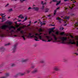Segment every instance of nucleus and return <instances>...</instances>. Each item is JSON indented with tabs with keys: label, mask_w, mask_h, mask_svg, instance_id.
<instances>
[{
	"label": "nucleus",
	"mask_w": 78,
	"mask_h": 78,
	"mask_svg": "<svg viewBox=\"0 0 78 78\" xmlns=\"http://www.w3.org/2000/svg\"><path fill=\"white\" fill-rule=\"evenodd\" d=\"M18 18H20L21 19H24V17L23 16V15H20L19 16H18Z\"/></svg>",
	"instance_id": "10"
},
{
	"label": "nucleus",
	"mask_w": 78,
	"mask_h": 78,
	"mask_svg": "<svg viewBox=\"0 0 78 78\" xmlns=\"http://www.w3.org/2000/svg\"><path fill=\"white\" fill-rule=\"evenodd\" d=\"M44 31V30L41 29H40L39 30V32H41V31Z\"/></svg>",
	"instance_id": "15"
},
{
	"label": "nucleus",
	"mask_w": 78,
	"mask_h": 78,
	"mask_svg": "<svg viewBox=\"0 0 78 78\" xmlns=\"http://www.w3.org/2000/svg\"><path fill=\"white\" fill-rule=\"evenodd\" d=\"M37 72V70H35L34 71H33L32 72V73H36V72Z\"/></svg>",
	"instance_id": "23"
},
{
	"label": "nucleus",
	"mask_w": 78,
	"mask_h": 78,
	"mask_svg": "<svg viewBox=\"0 0 78 78\" xmlns=\"http://www.w3.org/2000/svg\"><path fill=\"white\" fill-rule=\"evenodd\" d=\"M64 19H69V16H66V17H65V18H64Z\"/></svg>",
	"instance_id": "26"
},
{
	"label": "nucleus",
	"mask_w": 78,
	"mask_h": 78,
	"mask_svg": "<svg viewBox=\"0 0 78 78\" xmlns=\"http://www.w3.org/2000/svg\"><path fill=\"white\" fill-rule=\"evenodd\" d=\"M9 45V43L5 44V45Z\"/></svg>",
	"instance_id": "44"
},
{
	"label": "nucleus",
	"mask_w": 78,
	"mask_h": 78,
	"mask_svg": "<svg viewBox=\"0 0 78 78\" xmlns=\"http://www.w3.org/2000/svg\"><path fill=\"white\" fill-rule=\"evenodd\" d=\"M31 23V21H30V22H29V23H30H30Z\"/></svg>",
	"instance_id": "54"
},
{
	"label": "nucleus",
	"mask_w": 78,
	"mask_h": 78,
	"mask_svg": "<svg viewBox=\"0 0 78 78\" xmlns=\"http://www.w3.org/2000/svg\"><path fill=\"white\" fill-rule=\"evenodd\" d=\"M27 20V17H26L25 18V19H24L23 22H25V21H26Z\"/></svg>",
	"instance_id": "21"
},
{
	"label": "nucleus",
	"mask_w": 78,
	"mask_h": 78,
	"mask_svg": "<svg viewBox=\"0 0 78 78\" xmlns=\"http://www.w3.org/2000/svg\"><path fill=\"white\" fill-rule=\"evenodd\" d=\"M5 14L1 13L0 14V16H1L3 19H4V18H5V17L6 16V15H5Z\"/></svg>",
	"instance_id": "11"
},
{
	"label": "nucleus",
	"mask_w": 78,
	"mask_h": 78,
	"mask_svg": "<svg viewBox=\"0 0 78 78\" xmlns=\"http://www.w3.org/2000/svg\"><path fill=\"white\" fill-rule=\"evenodd\" d=\"M2 73V72H1V71H0V73Z\"/></svg>",
	"instance_id": "50"
},
{
	"label": "nucleus",
	"mask_w": 78,
	"mask_h": 78,
	"mask_svg": "<svg viewBox=\"0 0 78 78\" xmlns=\"http://www.w3.org/2000/svg\"><path fill=\"white\" fill-rule=\"evenodd\" d=\"M69 43L70 44H75L76 43L73 40H69Z\"/></svg>",
	"instance_id": "6"
},
{
	"label": "nucleus",
	"mask_w": 78,
	"mask_h": 78,
	"mask_svg": "<svg viewBox=\"0 0 78 78\" xmlns=\"http://www.w3.org/2000/svg\"><path fill=\"white\" fill-rule=\"evenodd\" d=\"M55 34H57V35H58L59 34V32L58 31H57L55 33Z\"/></svg>",
	"instance_id": "18"
},
{
	"label": "nucleus",
	"mask_w": 78,
	"mask_h": 78,
	"mask_svg": "<svg viewBox=\"0 0 78 78\" xmlns=\"http://www.w3.org/2000/svg\"><path fill=\"white\" fill-rule=\"evenodd\" d=\"M12 23L11 22H9L8 24L9 25H4L2 27V29H5L6 28H13L14 30H16V27L13 26H9L12 24Z\"/></svg>",
	"instance_id": "2"
},
{
	"label": "nucleus",
	"mask_w": 78,
	"mask_h": 78,
	"mask_svg": "<svg viewBox=\"0 0 78 78\" xmlns=\"http://www.w3.org/2000/svg\"><path fill=\"white\" fill-rule=\"evenodd\" d=\"M76 55H78V54L77 53H75Z\"/></svg>",
	"instance_id": "47"
},
{
	"label": "nucleus",
	"mask_w": 78,
	"mask_h": 78,
	"mask_svg": "<svg viewBox=\"0 0 78 78\" xmlns=\"http://www.w3.org/2000/svg\"><path fill=\"white\" fill-rule=\"evenodd\" d=\"M54 70L55 71H60V69L58 68V66H56L54 68Z\"/></svg>",
	"instance_id": "8"
},
{
	"label": "nucleus",
	"mask_w": 78,
	"mask_h": 78,
	"mask_svg": "<svg viewBox=\"0 0 78 78\" xmlns=\"http://www.w3.org/2000/svg\"><path fill=\"white\" fill-rule=\"evenodd\" d=\"M53 2H56V1H57V0H53Z\"/></svg>",
	"instance_id": "37"
},
{
	"label": "nucleus",
	"mask_w": 78,
	"mask_h": 78,
	"mask_svg": "<svg viewBox=\"0 0 78 78\" xmlns=\"http://www.w3.org/2000/svg\"><path fill=\"white\" fill-rule=\"evenodd\" d=\"M21 21H22V20H18V22H21Z\"/></svg>",
	"instance_id": "41"
},
{
	"label": "nucleus",
	"mask_w": 78,
	"mask_h": 78,
	"mask_svg": "<svg viewBox=\"0 0 78 78\" xmlns=\"http://www.w3.org/2000/svg\"><path fill=\"white\" fill-rule=\"evenodd\" d=\"M41 24L42 25H45V23H41Z\"/></svg>",
	"instance_id": "36"
},
{
	"label": "nucleus",
	"mask_w": 78,
	"mask_h": 78,
	"mask_svg": "<svg viewBox=\"0 0 78 78\" xmlns=\"http://www.w3.org/2000/svg\"><path fill=\"white\" fill-rule=\"evenodd\" d=\"M56 19L57 20H61V18H60L59 17H57Z\"/></svg>",
	"instance_id": "22"
},
{
	"label": "nucleus",
	"mask_w": 78,
	"mask_h": 78,
	"mask_svg": "<svg viewBox=\"0 0 78 78\" xmlns=\"http://www.w3.org/2000/svg\"><path fill=\"white\" fill-rule=\"evenodd\" d=\"M44 35H45L44 37H46L48 40L47 42H51L53 41V38L51 37L48 36L47 34H44Z\"/></svg>",
	"instance_id": "4"
},
{
	"label": "nucleus",
	"mask_w": 78,
	"mask_h": 78,
	"mask_svg": "<svg viewBox=\"0 0 78 78\" xmlns=\"http://www.w3.org/2000/svg\"><path fill=\"white\" fill-rule=\"evenodd\" d=\"M25 26H23L22 27H20L21 28H25Z\"/></svg>",
	"instance_id": "30"
},
{
	"label": "nucleus",
	"mask_w": 78,
	"mask_h": 78,
	"mask_svg": "<svg viewBox=\"0 0 78 78\" xmlns=\"http://www.w3.org/2000/svg\"><path fill=\"white\" fill-rule=\"evenodd\" d=\"M64 25V26H66V24Z\"/></svg>",
	"instance_id": "60"
},
{
	"label": "nucleus",
	"mask_w": 78,
	"mask_h": 78,
	"mask_svg": "<svg viewBox=\"0 0 78 78\" xmlns=\"http://www.w3.org/2000/svg\"><path fill=\"white\" fill-rule=\"evenodd\" d=\"M27 72L28 73H30V71L29 70H27Z\"/></svg>",
	"instance_id": "38"
},
{
	"label": "nucleus",
	"mask_w": 78,
	"mask_h": 78,
	"mask_svg": "<svg viewBox=\"0 0 78 78\" xmlns=\"http://www.w3.org/2000/svg\"><path fill=\"white\" fill-rule=\"evenodd\" d=\"M2 36V37H3V36Z\"/></svg>",
	"instance_id": "62"
},
{
	"label": "nucleus",
	"mask_w": 78,
	"mask_h": 78,
	"mask_svg": "<svg viewBox=\"0 0 78 78\" xmlns=\"http://www.w3.org/2000/svg\"><path fill=\"white\" fill-rule=\"evenodd\" d=\"M67 37H59V39H60L61 41V43L62 44H66V41L67 40Z\"/></svg>",
	"instance_id": "3"
},
{
	"label": "nucleus",
	"mask_w": 78,
	"mask_h": 78,
	"mask_svg": "<svg viewBox=\"0 0 78 78\" xmlns=\"http://www.w3.org/2000/svg\"><path fill=\"white\" fill-rule=\"evenodd\" d=\"M12 31H13V30H12Z\"/></svg>",
	"instance_id": "64"
},
{
	"label": "nucleus",
	"mask_w": 78,
	"mask_h": 78,
	"mask_svg": "<svg viewBox=\"0 0 78 78\" xmlns=\"http://www.w3.org/2000/svg\"><path fill=\"white\" fill-rule=\"evenodd\" d=\"M2 22H4V21L3 20H2Z\"/></svg>",
	"instance_id": "58"
},
{
	"label": "nucleus",
	"mask_w": 78,
	"mask_h": 78,
	"mask_svg": "<svg viewBox=\"0 0 78 78\" xmlns=\"http://www.w3.org/2000/svg\"><path fill=\"white\" fill-rule=\"evenodd\" d=\"M64 34V32H61V33H60V34L61 35H63Z\"/></svg>",
	"instance_id": "29"
},
{
	"label": "nucleus",
	"mask_w": 78,
	"mask_h": 78,
	"mask_svg": "<svg viewBox=\"0 0 78 78\" xmlns=\"http://www.w3.org/2000/svg\"><path fill=\"white\" fill-rule=\"evenodd\" d=\"M27 61V60H23L22 61V62H26Z\"/></svg>",
	"instance_id": "31"
},
{
	"label": "nucleus",
	"mask_w": 78,
	"mask_h": 78,
	"mask_svg": "<svg viewBox=\"0 0 78 78\" xmlns=\"http://www.w3.org/2000/svg\"><path fill=\"white\" fill-rule=\"evenodd\" d=\"M66 35L67 36H68V35L67 34H66Z\"/></svg>",
	"instance_id": "55"
},
{
	"label": "nucleus",
	"mask_w": 78,
	"mask_h": 78,
	"mask_svg": "<svg viewBox=\"0 0 78 78\" xmlns=\"http://www.w3.org/2000/svg\"><path fill=\"white\" fill-rule=\"evenodd\" d=\"M15 1H17V0H14Z\"/></svg>",
	"instance_id": "59"
},
{
	"label": "nucleus",
	"mask_w": 78,
	"mask_h": 78,
	"mask_svg": "<svg viewBox=\"0 0 78 78\" xmlns=\"http://www.w3.org/2000/svg\"><path fill=\"white\" fill-rule=\"evenodd\" d=\"M26 0H20V2H23L24 1H26Z\"/></svg>",
	"instance_id": "24"
},
{
	"label": "nucleus",
	"mask_w": 78,
	"mask_h": 78,
	"mask_svg": "<svg viewBox=\"0 0 78 78\" xmlns=\"http://www.w3.org/2000/svg\"><path fill=\"white\" fill-rule=\"evenodd\" d=\"M9 75V74H6V76H8Z\"/></svg>",
	"instance_id": "52"
},
{
	"label": "nucleus",
	"mask_w": 78,
	"mask_h": 78,
	"mask_svg": "<svg viewBox=\"0 0 78 78\" xmlns=\"http://www.w3.org/2000/svg\"><path fill=\"white\" fill-rule=\"evenodd\" d=\"M59 9V7H58V8H57V9Z\"/></svg>",
	"instance_id": "48"
},
{
	"label": "nucleus",
	"mask_w": 78,
	"mask_h": 78,
	"mask_svg": "<svg viewBox=\"0 0 78 78\" xmlns=\"http://www.w3.org/2000/svg\"><path fill=\"white\" fill-rule=\"evenodd\" d=\"M16 36H17L16 35H14V37H16Z\"/></svg>",
	"instance_id": "56"
},
{
	"label": "nucleus",
	"mask_w": 78,
	"mask_h": 78,
	"mask_svg": "<svg viewBox=\"0 0 78 78\" xmlns=\"http://www.w3.org/2000/svg\"><path fill=\"white\" fill-rule=\"evenodd\" d=\"M44 3V2L41 1V4H42L43 5V6H42V8H41V9L42 10H44V5H45V4H46V2H45L44 3Z\"/></svg>",
	"instance_id": "7"
},
{
	"label": "nucleus",
	"mask_w": 78,
	"mask_h": 78,
	"mask_svg": "<svg viewBox=\"0 0 78 78\" xmlns=\"http://www.w3.org/2000/svg\"><path fill=\"white\" fill-rule=\"evenodd\" d=\"M16 45H15L14 46V48L13 50H15V49H16Z\"/></svg>",
	"instance_id": "35"
},
{
	"label": "nucleus",
	"mask_w": 78,
	"mask_h": 78,
	"mask_svg": "<svg viewBox=\"0 0 78 78\" xmlns=\"http://www.w3.org/2000/svg\"><path fill=\"white\" fill-rule=\"evenodd\" d=\"M20 76H23V75H25V74L24 73H20Z\"/></svg>",
	"instance_id": "17"
},
{
	"label": "nucleus",
	"mask_w": 78,
	"mask_h": 78,
	"mask_svg": "<svg viewBox=\"0 0 78 78\" xmlns=\"http://www.w3.org/2000/svg\"><path fill=\"white\" fill-rule=\"evenodd\" d=\"M76 26H78V23H76Z\"/></svg>",
	"instance_id": "40"
},
{
	"label": "nucleus",
	"mask_w": 78,
	"mask_h": 78,
	"mask_svg": "<svg viewBox=\"0 0 78 78\" xmlns=\"http://www.w3.org/2000/svg\"><path fill=\"white\" fill-rule=\"evenodd\" d=\"M21 29V27H20L19 28L17 29V30L18 31H20Z\"/></svg>",
	"instance_id": "25"
},
{
	"label": "nucleus",
	"mask_w": 78,
	"mask_h": 78,
	"mask_svg": "<svg viewBox=\"0 0 78 78\" xmlns=\"http://www.w3.org/2000/svg\"><path fill=\"white\" fill-rule=\"evenodd\" d=\"M30 25H31V24H29L27 26V27H29V26H30Z\"/></svg>",
	"instance_id": "45"
},
{
	"label": "nucleus",
	"mask_w": 78,
	"mask_h": 78,
	"mask_svg": "<svg viewBox=\"0 0 78 78\" xmlns=\"http://www.w3.org/2000/svg\"><path fill=\"white\" fill-rule=\"evenodd\" d=\"M42 33H40V34L37 33L35 34V36H34V35H32L31 34H29V35L28 36V37H30V38H34V40L36 41H39V39L41 40H42L44 42H47V41L45 39H43V37L42 36H40Z\"/></svg>",
	"instance_id": "1"
},
{
	"label": "nucleus",
	"mask_w": 78,
	"mask_h": 78,
	"mask_svg": "<svg viewBox=\"0 0 78 78\" xmlns=\"http://www.w3.org/2000/svg\"><path fill=\"white\" fill-rule=\"evenodd\" d=\"M8 11L9 12H12V9L11 8L10 9H9Z\"/></svg>",
	"instance_id": "13"
},
{
	"label": "nucleus",
	"mask_w": 78,
	"mask_h": 78,
	"mask_svg": "<svg viewBox=\"0 0 78 78\" xmlns=\"http://www.w3.org/2000/svg\"><path fill=\"white\" fill-rule=\"evenodd\" d=\"M60 30H64V27H62L60 28Z\"/></svg>",
	"instance_id": "33"
},
{
	"label": "nucleus",
	"mask_w": 78,
	"mask_h": 78,
	"mask_svg": "<svg viewBox=\"0 0 78 78\" xmlns=\"http://www.w3.org/2000/svg\"><path fill=\"white\" fill-rule=\"evenodd\" d=\"M8 19H9V18H10L9 17H8Z\"/></svg>",
	"instance_id": "61"
},
{
	"label": "nucleus",
	"mask_w": 78,
	"mask_h": 78,
	"mask_svg": "<svg viewBox=\"0 0 78 78\" xmlns=\"http://www.w3.org/2000/svg\"><path fill=\"white\" fill-rule=\"evenodd\" d=\"M69 0H64L65 2H67V1H68Z\"/></svg>",
	"instance_id": "46"
},
{
	"label": "nucleus",
	"mask_w": 78,
	"mask_h": 78,
	"mask_svg": "<svg viewBox=\"0 0 78 78\" xmlns=\"http://www.w3.org/2000/svg\"><path fill=\"white\" fill-rule=\"evenodd\" d=\"M15 66V65H14V64H12V67H13V66Z\"/></svg>",
	"instance_id": "39"
},
{
	"label": "nucleus",
	"mask_w": 78,
	"mask_h": 78,
	"mask_svg": "<svg viewBox=\"0 0 78 78\" xmlns=\"http://www.w3.org/2000/svg\"><path fill=\"white\" fill-rule=\"evenodd\" d=\"M75 2H76V1H75V2H73V3H75Z\"/></svg>",
	"instance_id": "51"
},
{
	"label": "nucleus",
	"mask_w": 78,
	"mask_h": 78,
	"mask_svg": "<svg viewBox=\"0 0 78 78\" xmlns=\"http://www.w3.org/2000/svg\"><path fill=\"white\" fill-rule=\"evenodd\" d=\"M51 26H55V25H52Z\"/></svg>",
	"instance_id": "57"
},
{
	"label": "nucleus",
	"mask_w": 78,
	"mask_h": 78,
	"mask_svg": "<svg viewBox=\"0 0 78 78\" xmlns=\"http://www.w3.org/2000/svg\"><path fill=\"white\" fill-rule=\"evenodd\" d=\"M37 23V21H35L34 23Z\"/></svg>",
	"instance_id": "49"
},
{
	"label": "nucleus",
	"mask_w": 78,
	"mask_h": 78,
	"mask_svg": "<svg viewBox=\"0 0 78 78\" xmlns=\"http://www.w3.org/2000/svg\"><path fill=\"white\" fill-rule=\"evenodd\" d=\"M20 33L22 34H23V33H24V32L23 30H21L20 31Z\"/></svg>",
	"instance_id": "27"
},
{
	"label": "nucleus",
	"mask_w": 78,
	"mask_h": 78,
	"mask_svg": "<svg viewBox=\"0 0 78 78\" xmlns=\"http://www.w3.org/2000/svg\"><path fill=\"white\" fill-rule=\"evenodd\" d=\"M32 9L35 10V11H37L39 9L38 7H34Z\"/></svg>",
	"instance_id": "9"
},
{
	"label": "nucleus",
	"mask_w": 78,
	"mask_h": 78,
	"mask_svg": "<svg viewBox=\"0 0 78 78\" xmlns=\"http://www.w3.org/2000/svg\"><path fill=\"white\" fill-rule=\"evenodd\" d=\"M71 1H73V0H71Z\"/></svg>",
	"instance_id": "63"
},
{
	"label": "nucleus",
	"mask_w": 78,
	"mask_h": 78,
	"mask_svg": "<svg viewBox=\"0 0 78 78\" xmlns=\"http://www.w3.org/2000/svg\"><path fill=\"white\" fill-rule=\"evenodd\" d=\"M56 10L54 11V16L56 15Z\"/></svg>",
	"instance_id": "28"
},
{
	"label": "nucleus",
	"mask_w": 78,
	"mask_h": 78,
	"mask_svg": "<svg viewBox=\"0 0 78 78\" xmlns=\"http://www.w3.org/2000/svg\"><path fill=\"white\" fill-rule=\"evenodd\" d=\"M19 27V25H16V28H18V27Z\"/></svg>",
	"instance_id": "34"
},
{
	"label": "nucleus",
	"mask_w": 78,
	"mask_h": 78,
	"mask_svg": "<svg viewBox=\"0 0 78 78\" xmlns=\"http://www.w3.org/2000/svg\"><path fill=\"white\" fill-rule=\"evenodd\" d=\"M9 5V4H8L6 5L5 6H8Z\"/></svg>",
	"instance_id": "43"
},
{
	"label": "nucleus",
	"mask_w": 78,
	"mask_h": 78,
	"mask_svg": "<svg viewBox=\"0 0 78 78\" xmlns=\"http://www.w3.org/2000/svg\"><path fill=\"white\" fill-rule=\"evenodd\" d=\"M60 3H61V1H59L58 2H57L56 5H59V4H60Z\"/></svg>",
	"instance_id": "14"
},
{
	"label": "nucleus",
	"mask_w": 78,
	"mask_h": 78,
	"mask_svg": "<svg viewBox=\"0 0 78 78\" xmlns=\"http://www.w3.org/2000/svg\"><path fill=\"white\" fill-rule=\"evenodd\" d=\"M40 62L41 63H44V61L43 60H41V61Z\"/></svg>",
	"instance_id": "32"
},
{
	"label": "nucleus",
	"mask_w": 78,
	"mask_h": 78,
	"mask_svg": "<svg viewBox=\"0 0 78 78\" xmlns=\"http://www.w3.org/2000/svg\"><path fill=\"white\" fill-rule=\"evenodd\" d=\"M48 17H50V15H49L48 16Z\"/></svg>",
	"instance_id": "53"
},
{
	"label": "nucleus",
	"mask_w": 78,
	"mask_h": 78,
	"mask_svg": "<svg viewBox=\"0 0 78 78\" xmlns=\"http://www.w3.org/2000/svg\"><path fill=\"white\" fill-rule=\"evenodd\" d=\"M25 36L24 35H23L22 36V37L23 39L24 40H25Z\"/></svg>",
	"instance_id": "16"
},
{
	"label": "nucleus",
	"mask_w": 78,
	"mask_h": 78,
	"mask_svg": "<svg viewBox=\"0 0 78 78\" xmlns=\"http://www.w3.org/2000/svg\"><path fill=\"white\" fill-rule=\"evenodd\" d=\"M31 9V8L30 7H29L28 8V9Z\"/></svg>",
	"instance_id": "42"
},
{
	"label": "nucleus",
	"mask_w": 78,
	"mask_h": 78,
	"mask_svg": "<svg viewBox=\"0 0 78 78\" xmlns=\"http://www.w3.org/2000/svg\"><path fill=\"white\" fill-rule=\"evenodd\" d=\"M77 41H76V45L77 46H78V38H77Z\"/></svg>",
	"instance_id": "20"
},
{
	"label": "nucleus",
	"mask_w": 78,
	"mask_h": 78,
	"mask_svg": "<svg viewBox=\"0 0 78 78\" xmlns=\"http://www.w3.org/2000/svg\"><path fill=\"white\" fill-rule=\"evenodd\" d=\"M52 36H53L54 38V40L53 41V42H57V40H58V38L56 37V35L54 34H52Z\"/></svg>",
	"instance_id": "5"
},
{
	"label": "nucleus",
	"mask_w": 78,
	"mask_h": 78,
	"mask_svg": "<svg viewBox=\"0 0 78 78\" xmlns=\"http://www.w3.org/2000/svg\"><path fill=\"white\" fill-rule=\"evenodd\" d=\"M48 10H49V9H47L45 10V12H48Z\"/></svg>",
	"instance_id": "19"
},
{
	"label": "nucleus",
	"mask_w": 78,
	"mask_h": 78,
	"mask_svg": "<svg viewBox=\"0 0 78 78\" xmlns=\"http://www.w3.org/2000/svg\"><path fill=\"white\" fill-rule=\"evenodd\" d=\"M54 29H55L54 28H52L51 31H49V34H50L51 33V32H52V31L53 32H54V31L53 30H54Z\"/></svg>",
	"instance_id": "12"
}]
</instances>
